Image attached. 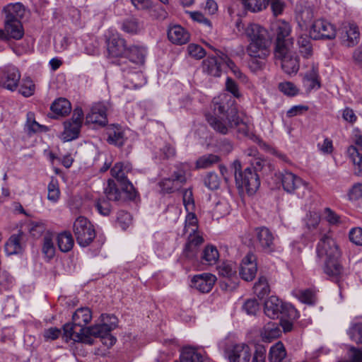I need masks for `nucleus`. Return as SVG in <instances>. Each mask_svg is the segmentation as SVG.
Returning a JSON list of instances; mask_svg holds the SVG:
<instances>
[{
	"label": "nucleus",
	"instance_id": "1",
	"mask_svg": "<svg viewBox=\"0 0 362 362\" xmlns=\"http://www.w3.org/2000/svg\"><path fill=\"white\" fill-rule=\"evenodd\" d=\"M319 257H325L324 272L332 279H337L341 274L342 267L339 262L340 252L335 240L328 234L320 239L317 245Z\"/></svg>",
	"mask_w": 362,
	"mask_h": 362
},
{
	"label": "nucleus",
	"instance_id": "2",
	"mask_svg": "<svg viewBox=\"0 0 362 362\" xmlns=\"http://www.w3.org/2000/svg\"><path fill=\"white\" fill-rule=\"evenodd\" d=\"M245 33L250 41L247 47L248 55L267 59L271 45L267 30L259 24L251 23L247 27Z\"/></svg>",
	"mask_w": 362,
	"mask_h": 362
},
{
	"label": "nucleus",
	"instance_id": "3",
	"mask_svg": "<svg viewBox=\"0 0 362 362\" xmlns=\"http://www.w3.org/2000/svg\"><path fill=\"white\" fill-rule=\"evenodd\" d=\"M235 183L239 189L245 190L250 196L253 195L260 186L259 175L254 173L250 167H247L243 171L241 163L235 160L233 163Z\"/></svg>",
	"mask_w": 362,
	"mask_h": 362
},
{
	"label": "nucleus",
	"instance_id": "4",
	"mask_svg": "<svg viewBox=\"0 0 362 362\" xmlns=\"http://www.w3.org/2000/svg\"><path fill=\"white\" fill-rule=\"evenodd\" d=\"M233 129L239 138L249 137L264 149L269 148V145L264 143L259 136L250 133L247 123L244 121V114L239 112L236 107H231L228 112V129Z\"/></svg>",
	"mask_w": 362,
	"mask_h": 362
},
{
	"label": "nucleus",
	"instance_id": "5",
	"mask_svg": "<svg viewBox=\"0 0 362 362\" xmlns=\"http://www.w3.org/2000/svg\"><path fill=\"white\" fill-rule=\"evenodd\" d=\"M103 322L87 327L86 332L92 337L100 338L101 342L107 347L113 346L117 339L111 334V331L117 325V319L114 315H102Z\"/></svg>",
	"mask_w": 362,
	"mask_h": 362
},
{
	"label": "nucleus",
	"instance_id": "6",
	"mask_svg": "<svg viewBox=\"0 0 362 362\" xmlns=\"http://www.w3.org/2000/svg\"><path fill=\"white\" fill-rule=\"evenodd\" d=\"M264 313L271 319L279 318L280 316L288 317L291 319L298 317V313L295 308L283 303L276 296H271L264 302Z\"/></svg>",
	"mask_w": 362,
	"mask_h": 362
},
{
	"label": "nucleus",
	"instance_id": "7",
	"mask_svg": "<svg viewBox=\"0 0 362 362\" xmlns=\"http://www.w3.org/2000/svg\"><path fill=\"white\" fill-rule=\"evenodd\" d=\"M213 108L214 115H206V119L210 126L216 132L226 134V127L223 117L226 105V94L222 93L213 99Z\"/></svg>",
	"mask_w": 362,
	"mask_h": 362
},
{
	"label": "nucleus",
	"instance_id": "8",
	"mask_svg": "<svg viewBox=\"0 0 362 362\" xmlns=\"http://www.w3.org/2000/svg\"><path fill=\"white\" fill-rule=\"evenodd\" d=\"M73 230L78 244L83 247L88 246L95 238L93 225L84 216L75 220Z\"/></svg>",
	"mask_w": 362,
	"mask_h": 362
},
{
	"label": "nucleus",
	"instance_id": "9",
	"mask_svg": "<svg viewBox=\"0 0 362 362\" xmlns=\"http://www.w3.org/2000/svg\"><path fill=\"white\" fill-rule=\"evenodd\" d=\"M280 177L283 188L288 193L296 194L302 198L309 191L308 184L291 172L284 170Z\"/></svg>",
	"mask_w": 362,
	"mask_h": 362
},
{
	"label": "nucleus",
	"instance_id": "10",
	"mask_svg": "<svg viewBox=\"0 0 362 362\" xmlns=\"http://www.w3.org/2000/svg\"><path fill=\"white\" fill-rule=\"evenodd\" d=\"M274 29L276 35L274 51H277V54L279 55L281 49L293 48V37L291 35V27L289 23L279 21L275 24Z\"/></svg>",
	"mask_w": 362,
	"mask_h": 362
},
{
	"label": "nucleus",
	"instance_id": "11",
	"mask_svg": "<svg viewBox=\"0 0 362 362\" xmlns=\"http://www.w3.org/2000/svg\"><path fill=\"white\" fill-rule=\"evenodd\" d=\"M83 117L82 108L77 107L74 110L71 118L64 122L63 136L66 141H72L78 137Z\"/></svg>",
	"mask_w": 362,
	"mask_h": 362
},
{
	"label": "nucleus",
	"instance_id": "12",
	"mask_svg": "<svg viewBox=\"0 0 362 362\" xmlns=\"http://www.w3.org/2000/svg\"><path fill=\"white\" fill-rule=\"evenodd\" d=\"M293 48L281 49L280 54L277 51H274V58L276 62H279L282 70L288 75L296 74L299 70V58L293 53Z\"/></svg>",
	"mask_w": 362,
	"mask_h": 362
},
{
	"label": "nucleus",
	"instance_id": "13",
	"mask_svg": "<svg viewBox=\"0 0 362 362\" xmlns=\"http://www.w3.org/2000/svg\"><path fill=\"white\" fill-rule=\"evenodd\" d=\"M310 37L313 40H332L336 37V30L328 21L319 19L315 21L310 30Z\"/></svg>",
	"mask_w": 362,
	"mask_h": 362
},
{
	"label": "nucleus",
	"instance_id": "14",
	"mask_svg": "<svg viewBox=\"0 0 362 362\" xmlns=\"http://www.w3.org/2000/svg\"><path fill=\"white\" fill-rule=\"evenodd\" d=\"M21 76V73L16 67L7 66L0 74V86L13 92L19 85Z\"/></svg>",
	"mask_w": 362,
	"mask_h": 362
},
{
	"label": "nucleus",
	"instance_id": "15",
	"mask_svg": "<svg viewBox=\"0 0 362 362\" xmlns=\"http://www.w3.org/2000/svg\"><path fill=\"white\" fill-rule=\"evenodd\" d=\"M255 233L262 252L271 254L276 250L274 235L268 228L265 226L256 228Z\"/></svg>",
	"mask_w": 362,
	"mask_h": 362
},
{
	"label": "nucleus",
	"instance_id": "16",
	"mask_svg": "<svg viewBox=\"0 0 362 362\" xmlns=\"http://www.w3.org/2000/svg\"><path fill=\"white\" fill-rule=\"evenodd\" d=\"M341 44L352 47L359 42L360 33L358 26L354 23H344L340 29Z\"/></svg>",
	"mask_w": 362,
	"mask_h": 362
},
{
	"label": "nucleus",
	"instance_id": "17",
	"mask_svg": "<svg viewBox=\"0 0 362 362\" xmlns=\"http://www.w3.org/2000/svg\"><path fill=\"white\" fill-rule=\"evenodd\" d=\"M74 322L66 323L64 325L63 329L66 338L72 339L74 341L81 342L86 344L92 345L94 344V339L90 338L89 333L86 332V328H80L79 332L74 331L75 327Z\"/></svg>",
	"mask_w": 362,
	"mask_h": 362
},
{
	"label": "nucleus",
	"instance_id": "18",
	"mask_svg": "<svg viewBox=\"0 0 362 362\" xmlns=\"http://www.w3.org/2000/svg\"><path fill=\"white\" fill-rule=\"evenodd\" d=\"M257 271L256 257L254 254L249 252L243 259L239 272L240 275L245 281H250L255 277Z\"/></svg>",
	"mask_w": 362,
	"mask_h": 362
},
{
	"label": "nucleus",
	"instance_id": "19",
	"mask_svg": "<svg viewBox=\"0 0 362 362\" xmlns=\"http://www.w3.org/2000/svg\"><path fill=\"white\" fill-rule=\"evenodd\" d=\"M251 356V349L245 344H235L228 351L229 362H250Z\"/></svg>",
	"mask_w": 362,
	"mask_h": 362
},
{
	"label": "nucleus",
	"instance_id": "20",
	"mask_svg": "<svg viewBox=\"0 0 362 362\" xmlns=\"http://www.w3.org/2000/svg\"><path fill=\"white\" fill-rule=\"evenodd\" d=\"M86 122L105 126L107 123V108L102 103L94 104L86 117Z\"/></svg>",
	"mask_w": 362,
	"mask_h": 362
},
{
	"label": "nucleus",
	"instance_id": "21",
	"mask_svg": "<svg viewBox=\"0 0 362 362\" xmlns=\"http://www.w3.org/2000/svg\"><path fill=\"white\" fill-rule=\"evenodd\" d=\"M216 281V276L211 274L203 273L195 275L192 279V287L202 293H209Z\"/></svg>",
	"mask_w": 362,
	"mask_h": 362
},
{
	"label": "nucleus",
	"instance_id": "22",
	"mask_svg": "<svg viewBox=\"0 0 362 362\" xmlns=\"http://www.w3.org/2000/svg\"><path fill=\"white\" fill-rule=\"evenodd\" d=\"M303 84L308 92L321 87L318 64H312L310 69L303 75Z\"/></svg>",
	"mask_w": 362,
	"mask_h": 362
},
{
	"label": "nucleus",
	"instance_id": "23",
	"mask_svg": "<svg viewBox=\"0 0 362 362\" xmlns=\"http://www.w3.org/2000/svg\"><path fill=\"white\" fill-rule=\"evenodd\" d=\"M107 52L111 57L124 55L127 50L126 42L119 35H112L107 41Z\"/></svg>",
	"mask_w": 362,
	"mask_h": 362
},
{
	"label": "nucleus",
	"instance_id": "24",
	"mask_svg": "<svg viewBox=\"0 0 362 362\" xmlns=\"http://www.w3.org/2000/svg\"><path fill=\"white\" fill-rule=\"evenodd\" d=\"M314 17L313 10L310 6L297 4L296 7V20L302 30L307 29Z\"/></svg>",
	"mask_w": 362,
	"mask_h": 362
},
{
	"label": "nucleus",
	"instance_id": "25",
	"mask_svg": "<svg viewBox=\"0 0 362 362\" xmlns=\"http://www.w3.org/2000/svg\"><path fill=\"white\" fill-rule=\"evenodd\" d=\"M169 40L175 45H184L189 40V33L181 25H174L168 30Z\"/></svg>",
	"mask_w": 362,
	"mask_h": 362
},
{
	"label": "nucleus",
	"instance_id": "26",
	"mask_svg": "<svg viewBox=\"0 0 362 362\" xmlns=\"http://www.w3.org/2000/svg\"><path fill=\"white\" fill-rule=\"evenodd\" d=\"M3 11L6 14L5 21H8V22L21 21L25 14L23 5L18 2L6 5L4 7Z\"/></svg>",
	"mask_w": 362,
	"mask_h": 362
},
{
	"label": "nucleus",
	"instance_id": "27",
	"mask_svg": "<svg viewBox=\"0 0 362 362\" xmlns=\"http://www.w3.org/2000/svg\"><path fill=\"white\" fill-rule=\"evenodd\" d=\"M92 319V312L88 307L78 308L72 315V321L74 325L80 328H86V325Z\"/></svg>",
	"mask_w": 362,
	"mask_h": 362
},
{
	"label": "nucleus",
	"instance_id": "28",
	"mask_svg": "<svg viewBox=\"0 0 362 362\" xmlns=\"http://www.w3.org/2000/svg\"><path fill=\"white\" fill-rule=\"evenodd\" d=\"M219 259V252L216 246L207 245L201 254L200 262L203 265L213 266Z\"/></svg>",
	"mask_w": 362,
	"mask_h": 362
},
{
	"label": "nucleus",
	"instance_id": "29",
	"mask_svg": "<svg viewBox=\"0 0 362 362\" xmlns=\"http://www.w3.org/2000/svg\"><path fill=\"white\" fill-rule=\"evenodd\" d=\"M146 54V51L144 47L131 46L127 49L124 56L128 59L129 62L137 65H141L145 62Z\"/></svg>",
	"mask_w": 362,
	"mask_h": 362
},
{
	"label": "nucleus",
	"instance_id": "30",
	"mask_svg": "<svg viewBox=\"0 0 362 362\" xmlns=\"http://www.w3.org/2000/svg\"><path fill=\"white\" fill-rule=\"evenodd\" d=\"M281 334V330L279 325L276 322H269L261 331V337L264 342H271L277 339Z\"/></svg>",
	"mask_w": 362,
	"mask_h": 362
},
{
	"label": "nucleus",
	"instance_id": "31",
	"mask_svg": "<svg viewBox=\"0 0 362 362\" xmlns=\"http://www.w3.org/2000/svg\"><path fill=\"white\" fill-rule=\"evenodd\" d=\"M107 141L110 144L121 147L124 144L126 138L122 128L119 126L112 125L107 129Z\"/></svg>",
	"mask_w": 362,
	"mask_h": 362
},
{
	"label": "nucleus",
	"instance_id": "32",
	"mask_svg": "<svg viewBox=\"0 0 362 362\" xmlns=\"http://www.w3.org/2000/svg\"><path fill=\"white\" fill-rule=\"evenodd\" d=\"M202 70L209 75L218 77L221 74V61L216 57H207L202 62Z\"/></svg>",
	"mask_w": 362,
	"mask_h": 362
},
{
	"label": "nucleus",
	"instance_id": "33",
	"mask_svg": "<svg viewBox=\"0 0 362 362\" xmlns=\"http://www.w3.org/2000/svg\"><path fill=\"white\" fill-rule=\"evenodd\" d=\"M4 28L9 38L20 40L24 35V30L21 21L11 22L5 21Z\"/></svg>",
	"mask_w": 362,
	"mask_h": 362
},
{
	"label": "nucleus",
	"instance_id": "34",
	"mask_svg": "<svg viewBox=\"0 0 362 362\" xmlns=\"http://www.w3.org/2000/svg\"><path fill=\"white\" fill-rule=\"evenodd\" d=\"M132 170V166L129 163H116L111 168L110 173L113 177L120 184L127 180V174Z\"/></svg>",
	"mask_w": 362,
	"mask_h": 362
},
{
	"label": "nucleus",
	"instance_id": "35",
	"mask_svg": "<svg viewBox=\"0 0 362 362\" xmlns=\"http://www.w3.org/2000/svg\"><path fill=\"white\" fill-rule=\"evenodd\" d=\"M249 162L252 171L257 174L258 172H260L262 174H267L272 170V166L270 162L261 155L258 157H255V158H251Z\"/></svg>",
	"mask_w": 362,
	"mask_h": 362
},
{
	"label": "nucleus",
	"instance_id": "36",
	"mask_svg": "<svg viewBox=\"0 0 362 362\" xmlns=\"http://www.w3.org/2000/svg\"><path fill=\"white\" fill-rule=\"evenodd\" d=\"M180 362H204V356L192 347H185L180 356Z\"/></svg>",
	"mask_w": 362,
	"mask_h": 362
},
{
	"label": "nucleus",
	"instance_id": "37",
	"mask_svg": "<svg viewBox=\"0 0 362 362\" xmlns=\"http://www.w3.org/2000/svg\"><path fill=\"white\" fill-rule=\"evenodd\" d=\"M104 193L109 201L124 202L122 193L117 187L115 182L112 180H108L107 185L104 189Z\"/></svg>",
	"mask_w": 362,
	"mask_h": 362
},
{
	"label": "nucleus",
	"instance_id": "38",
	"mask_svg": "<svg viewBox=\"0 0 362 362\" xmlns=\"http://www.w3.org/2000/svg\"><path fill=\"white\" fill-rule=\"evenodd\" d=\"M50 109L57 115L65 116L70 113L71 106L68 100L60 98L52 103Z\"/></svg>",
	"mask_w": 362,
	"mask_h": 362
},
{
	"label": "nucleus",
	"instance_id": "39",
	"mask_svg": "<svg viewBox=\"0 0 362 362\" xmlns=\"http://www.w3.org/2000/svg\"><path fill=\"white\" fill-rule=\"evenodd\" d=\"M141 29L142 25L139 19L134 16L124 19L122 23V30L128 34H138Z\"/></svg>",
	"mask_w": 362,
	"mask_h": 362
},
{
	"label": "nucleus",
	"instance_id": "40",
	"mask_svg": "<svg viewBox=\"0 0 362 362\" xmlns=\"http://www.w3.org/2000/svg\"><path fill=\"white\" fill-rule=\"evenodd\" d=\"M23 236V233L21 232L11 236L5 245L7 252L9 254H17L21 252Z\"/></svg>",
	"mask_w": 362,
	"mask_h": 362
},
{
	"label": "nucleus",
	"instance_id": "41",
	"mask_svg": "<svg viewBox=\"0 0 362 362\" xmlns=\"http://www.w3.org/2000/svg\"><path fill=\"white\" fill-rule=\"evenodd\" d=\"M57 240L59 250L63 252H67L73 248L74 241L70 232L64 231L59 233Z\"/></svg>",
	"mask_w": 362,
	"mask_h": 362
},
{
	"label": "nucleus",
	"instance_id": "42",
	"mask_svg": "<svg viewBox=\"0 0 362 362\" xmlns=\"http://www.w3.org/2000/svg\"><path fill=\"white\" fill-rule=\"evenodd\" d=\"M286 356V351L281 341L276 342L269 350V361L270 362H281Z\"/></svg>",
	"mask_w": 362,
	"mask_h": 362
},
{
	"label": "nucleus",
	"instance_id": "43",
	"mask_svg": "<svg viewBox=\"0 0 362 362\" xmlns=\"http://www.w3.org/2000/svg\"><path fill=\"white\" fill-rule=\"evenodd\" d=\"M310 35H300L298 40L299 52L305 58H310L313 55V45Z\"/></svg>",
	"mask_w": 362,
	"mask_h": 362
},
{
	"label": "nucleus",
	"instance_id": "44",
	"mask_svg": "<svg viewBox=\"0 0 362 362\" xmlns=\"http://www.w3.org/2000/svg\"><path fill=\"white\" fill-rule=\"evenodd\" d=\"M254 293L257 296L262 299L270 292L269 285L265 276H260L253 286Z\"/></svg>",
	"mask_w": 362,
	"mask_h": 362
},
{
	"label": "nucleus",
	"instance_id": "45",
	"mask_svg": "<svg viewBox=\"0 0 362 362\" xmlns=\"http://www.w3.org/2000/svg\"><path fill=\"white\" fill-rule=\"evenodd\" d=\"M346 333L351 341L362 345V322H351Z\"/></svg>",
	"mask_w": 362,
	"mask_h": 362
},
{
	"label": "nucleus",
	"instance_id": "46",
	"mask_svg": "<svg viewBox=\"0 0 362 362\" xmlns=\"http://www.w3.org/2000/svg\"><path fill=\"white\" fill-rule=\"evenodd\" d=\"M245 9L252 12H259L266 8L268 0H241Z\"/></svg>",
	"mask_w": 362,
	"mask_h": 362
},
{
	"label": "nucleus",
	"instance_id": "47",
	"mask_svg": "<svg viewBox=\"0 0 362 362\" xmlns=\"http://www.w3.org/2000/svg\"><path fill=\"white\" fill-rule=\"evenodd\" d=\"M47 192L48 200L53 203H55L59 200L60 197V190L58 180L56 178H51V180L47 186Z\"/></svg>",
	"mask_w": 362,
	"mask_h": 362
},
{
	"label": "nucleus",
	"instance_id": "48",
	"mask_svg": "<svg viewBox=\"0 0 362 362\" xmlns=\"http://www.w3.org/2000/svg\"><path fill=\"white\" fill-rule=\"evenodd\" d=\"M293 295L303 303L313 305L315 303V293L310 289L296 290Z\"/></svg>",
	"mask_w": 362,
	"mask_h": 362
},
{
	"label": "nucleus",
	"instance_id": "49",
	"mask_svg": "<svg viewBox=\"0 0 362 362\" xmlns=\"http://www.w3.org/2000/svg\"><path fill=\"white\" fill-rule=\"evenodd\" d=\"M187 13L195 22L203 25L207 32H211L212 30V23L211 21L204 16L200 11H187Z\"/></svg>",
	"mask_w": 362,
	"mask_h": 362
},
{
	"label": "nucleus",
	"instance_id": "50",
	"mask_svg": "<svg viewBox=\"0 0 362 362\" xmlns=\"http://www.w3.org/2000/svg\"><path fill=\"white\" fill-rule=\"evenodd\" d=\"M122 188L123 197L126 200H134L137 196V192L132 183L129 180H126L119 184Z\"/></svg>",
	"mask_w": 362,
	"mask_h": 362
},
{
	"label": "nucleus",
	"instance_id": "51",
	"mask_svg": "<svg viewBox=\"0 0 362 362\" xmlns=\"http://www.w3.org/2000/svg\"><path fill=\"white\" fill-rule=\"evenodd\" d=\"M35 86L30 77L23 78L19 88V93L24 97H30L35 93Z\"/></svg>",
	"mask_w": 362,
	"mask_h": 362
},
{
	"label": "nucleus",
	"instance_id": "52",
	"mask_svg": "<svg viewBox=\"0 0 362 362\" xmlns=\"http://www.w3.org/2000/svg\"><path fill=\"white\" fill-rule=\"evenodd\" d=\"M219 161V157L214 154L204 155L196 162L197 168H208Z\"/></svg>",
	"mask_w": 362,
	"mask_h": 362
},
{
	"label": "nucleus",
	"instance_id": "53",
	"mask_svg": "<svg viewBox=\"0 0 362 362\" xmlns=\"http://www.w3.org/2000/svg\"><path fill=\"white\" fill-rule=\"evenodd\" d=\"M185 218V230L186 233H195L198 229V220L194 213L187 211Z\"/></svg>",
	"mask_w": 362,
	"mask_h": 362
},
{
	"label": "nucleus",
	"instance_id": "54",
	"mask_svg": "<svg viewBox=\"0 0 362 362\" xmlns=\"http://www.w3.org/2000/svg\"><path fill=\"white\" fill-rule=\"evenodd\" d=\"M42 252L47 257L51 259L55 253V247L50 235L47 234L43 238Z\"/></svg>",
	"mask_w": 362,
	"mask_h": 362
},
{
	"label": "nucleus",
	"instance_id": "55",
	"mask_svg": "<svg viewBox=\"0 0 362 362\" xmlns=\"http://www.w3.org/2000/svg\"><path fill=\"white\" fill-rule=\"evenodd\" d=\"M279 89L284 95L293 97L298 94V88L290 81L281 82L279 84Z\"/></svg>",
	"mask_w": 362,
	"mask_h": 362
},
{
	"label": "nucleus",
	"instance_id": "56",
	"mask_svg": "<svg viewBox=\"0 0 362 362\" xmlns=\"http://www.w3.org/2000/svg\"><path fill=\"white\" fill-rule=\"evenodd\" d=\"M170 178L180 187L186 182V174L184 165L176 166V170L172 173Z\"/></svg>",
	"mask_w": 362,
	"mask_h": 362
},
{
	"label": "nucleus",
	"instance_id": "57",
	"mask_svg": "<svg viewBox=\"0 0 362 362\" xmlns=\"http://www.w3.org/2000/svg\"><path fill=\"white\" fill-rule=\"evenodd\" d=\"M158 185L163 193H172L180 187L170 177L163 179Z\"/></svg>",
	"mask_w": 362,
	"mask_h": 362
},
{
	"label": "nucleus",
	"instance_id": "58",
	"mask_svg": "<svg viewBox=\"0 0 362 362\" xmlns=\"http://www.w3.org/2000/svg\"><path fill=\"white\" fill-rule=\"evenodd\" d=\"M359 149L354 145H351L347 148V154L354 165L359 168L362 164V153L359 152Z\"/></svg>",
	"mask_w": 362,
	"mask_h": 362
},
{
	"label": "nucleus",
	"instance_id": "59",
	"mask_svg": "<svg viewBox=\"0 0 362 362\" xmlns=\"http://www.w3.org/2000/svg\"><path fill=\"white\" fill-rule=\"evenodd\" d=\"M228 69L233 74L234 76L242 83L247 82V76L240 70L235 64L228 58Z\"/></svg>",
	"mask_w": 362,
	"mask_h": 362
},
{
	"label": "nucleus",
	"instance_id": "60",
	"mask_svg": "<svg viewBox=\"0 0 362 362\" xmlns=\"http://www.w3.org/2000/svg\"><path fill=\"white\" fill-rule=\"evenodd\" d=\"M187 52L192 57L197 59H200L206 55V51L201 45L193 43L187 46Z\"/></svg>",
	"mask_w": 362,
	"mask_h": 362
},
{
	"label": "nucleus",
	"instance_id": "61",
	"mask_svg": "<svg viewBox=\"0 0 362 362\" xmlns=\"http://www.w3.org/2000/svg\"><path fill=\"white\" fill-rule=\"evenodd\" d=\"M348 360L339 362H362V349L350 346L347 352Z\"/></svg>",
	"mask_w": 362,
	"mask_h": 362
},
{
	"label": "nucleus",
	"instance_id": "62",
	"mask_svg": "<svg viewBox=\"0 0 362 362\" xmlns=\"http://www.w3.org/2000/svg\"><path fill=\"white\" fill-rule=\"evenodd\" d=\"M183 204L187 211H191L194 207L193 194L190 189H187L182 193Z\"/></svg>",
	"mask_w": 362,
	"mask_h": 362
},
{
	"label": "nucleus",
	"instance_id": "63",
	"mask_svg": "<svg viewBox=\"0 0 362 362\" xmlns=\"http://www.w3.org/2000/svg\"><path fill=\"white\" fill-rule=\"evenodd\" d=\"M132 222L129 213L121 211L117 214V223L122 230H126Z\"/></svg>",
	"mask_w": 362,
	"mask_h": 362
},
{
	"label": "nucleus",
	"instance_id": "64",
	"mask_svg": "<svg viewBox=\"0 0 362 362\" xmlns=\"http://www.w3.org/2000/svg\"><path fill=\"white\" fill-rule=\"evenodd\" d=\"M270 4L271 9L274 16L281 15L286 7V4L283 0H268V4Z\"/></svg>",
	"mask_w": 362,
	"mask_h": 362
}]
</instances>
